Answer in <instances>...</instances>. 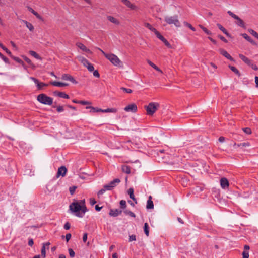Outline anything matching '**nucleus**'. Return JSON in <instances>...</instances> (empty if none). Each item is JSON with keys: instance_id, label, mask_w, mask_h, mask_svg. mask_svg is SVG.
I'll use <instances>...</instances> for the list:
<instances>
[{"instance_id": "473e14b6", "label": "nucleus", "mask_w": 258, "mask_h": 258, "mask_svg": "<svg viewBox=\"0 0 258 258\" xmlns=\"http://www.w3.org/2000/svg\"><path fill=\"white\" fill-rule=\"evenodd\" d=\"M199 27L203 30V31L207 35H212V32L208 30L206 27L202 25H199Z\"/></svg>"}, {"instance_id": "cd10ccee", "label": "nucleus", "mask_w": 258, "mask_h": 258, "mask_svg": "<svg viewBox=\"0 0 258 258\" xmlns=\"http://www.w3.org/2000/svg\"><path fill=\"white\" fill-rule=\"evenodd\" d=\"M117 110L115 108H107L106 109H103L102 112L103 113H116L117 112Z\"/></svg>"}, {"instance_id": "c85d7f7f", "label": "nucleus", "mask_w": 258, "mask_h": 258, "mask_svg": "<svg viewBox=\"0 0 258 258\" xmlns=\"http://www.w3.org/2000/svg\"><path fill=\"white\" fill-rule=\"evenodd\" d=\"M29 54L37 59H41V57L35 51L33 50L29 51Z\"/></svg>"}, {"instance_id": "7c9ffc66", "label": "nucleus", "mask_w": 258, "mask_h": 258, "mask_svg": "<svg viewBox=\"0 0 258 258\" xmlns=\"http://www.w3.org/2000/svg\"><path fill=\"white\" fill-rule=\"evenodd\" d=\"M0 47L10 56H11V52L7 49L1 42H0Z\"/></svg>"}, {"instance_id": "1a4fd4ad", "label": "nucleus", "mask_w": 258, "mask_h": 258, "mask_svg": "<svg viewBox=\"0 0 258 258\" xmlns=\"http://www.w3.org/2000/svg\"><path fill=\"white\" fill-rule=\"evenodd\" d=\"M156 37L162 41L164 44L169 48H171L172 46L169 42L159 32L157 31L155 34Z\"/></svg>"}, {"instance_id": "69168bd1", "label": "nucleus", "mask_w": 258, "mask_h": 258, "mask_svg": "<svg viewBox=\"0 0 258 258\" xmlns=\"http://www.w3.org/2000/svg\"><path fill=\"white\" fill-rule=\"evenodd\" d=\"M90 203L91 205H93L96 203V201L94 198H91L90 199Z\"/></svg>"}, {"instance_id": "bf43d9fd", "label": "nucleus", "mask_w": 258, "mask_h": 258, "mask_svg": "<svg viewBox=\"0 0 258 258\" xmlns=\"http://www.w3.org/2000/svg\"><path fill=\"white\" fill-rule=\"evenodd\" d=\"M70 228V224L69 222H66L64 225V229L69 230Z\"/></svg>"}, {"instance_id": "dca6fc26", "label": "nucleus", "mask_w": 258, "mask_h": 258, "mask_svg": "<svg viewBox=\"0 0 258 258\" xmlns=\"http://www.w3.org/2000/svg\"><path fill=\"white\" fill-rule=\"evenodd\" d=\"M120 1L124 5L128 7L131 10H136L137 9V7L135 5L132 4L128 0Z\"/></svg>"}, {"instance_id": "f3484780", "label": "nucleus", "mask_w": 258, "mask_h": 258, "mask_svg": "<svg viewBox=\"0 0 258 258\" xmlns=\"http://www.w3.org/2000/svg\"><path fill=\"white\" fill-rule=\"evenodd\" d=\"M51 84L56 87H64L69 86V84L63 82H51Z\"/></svg>"}, {"instance_id": "20e7f679", "label": "nucleus", "mask_w": 258, "mask_h": 258, "mask_svg": "<svg viewBox=\"0 0 258 258\" xmlns=\"http://www.w3.org/2000/svg\"><path fill=\"white\" fill-rule=\"evenodd\" d=\"M165 21L168 24H174L177 27H180L181 24L178 20V16H166L164 18Z\"/></svg>"}, {"instance_id": "603ef678", "label": "nucleus", "mask_w": 258, "mask_h": 258, "mask_svg": "<svg viewBox=\"0 0 258 258\" xmlns=\"http://www.w3.org/2000/svg\"><path fill=\"white\" fill-rule=\"evenodd\" d=\"M218 37L221 40H222V41L224 42L225 43H227L228 42V41L226 39H225V38L222 35H218Z\"/></svg>"}, {"instance_id": "4be33fe9", "label": "nucleus", "mask_w": 258, "mask_h": 258, "mask_svg": "<svg viewBox=\"0 0 258 258\" xmlns=\"http://www.w3.org/2000/svg\"><path fill=\"white\" fill-rule=\"evenodd\" d=\"M22 22L25 24L26 26L29 29V30L32 32L34 31V28L33 25L26 20H22Z\"/></svg>"}, {"instance_id": "b1692460", "label": "nucleus", "mask_w": 258, "mask_h": 258, "mask_svg": "<svg viewBox=\"0 0 258 258\" xmlns=\"http://www.w3.org/2000/svg\"><path fill=\"white\" fill-rule=\"evenodd\" d=\"M86 108L87 109L90 108L91 109L90 110L91 112H102V111H103V109H100V108H99L97 107L95 108V107H93L92 106H87V107H86Z\"/></svg>"}, {"instance_id": "c9c22d12", "label": "nucleus", "mask_w": 258, "mask_h": 258, "mask_svg": "<svg viewBox=\"0 0 258 258\" xmlns=\"http://www.w3.org/2000/svg\"><path fill=\"white\" fill-rule=\"evenodd\" d=\"M148 63L150 66H151L152 68H153L156 71H159V72H161V70L156 65H155L154 63H153L152 61L149 60Z\"/></svg>"}, {"instance_id": "f03ea898", "label": "nucleus", "mask_w": 258, "mask_h": 258, "mask_svg": "<svg viewBox=\"0 0 258 258\" xmlns=\"http://www.w3.org/2000/svg\"><path fill=\"white\" fill-rule=\"evenodd\" d=\"M37 100L41 104L51 105L53 103V98L45 94H40L37 96Z\"/></svg>"}, {"instance_id": "052dcab7", "label": "nucleus", "mask_w": 258, "mask_h": 258, "mask_svg": "<svg viewBox=\"0 0 258 258\" xmlns=\"http://www.w3.org/2000/svg\"><path fill=\"white\" fill-rule=\"evenodd\" d=\"M88 234L87 233H85L83 234V241L84 242H86L87 240Z\"/></svg>"}, {"instance_id": "ea45409f", "label": "nucleus", "mask_w": 258, "mask_h": 258, "mask_svg": "<svg viewBox=\"0 0 258 258\" xmlns=\"http://www.w3.org/2000/svg\"><path fill=\"white\" fill-rule=\"evenodd\" d=\"M184 24L185 26L188 27L189 29H190L193 31H196V29L190 24L188 23V22L184 21Z\"/></svg>"}, {"instance_id": "49530a36", "label": "nucleus", "mask_w": 258, "mask_h": 258, "mask_svg": "<svg viewBox=\"0 0 258 258\" xmlns=\"http://www.w3.org/2000/svg\"><path fill=\"white\" fill-rule=\"evenodd\" d=\"M69 253L71 257H74L75 256V253L74 250L72 248H69L68 249Z\"/></svg>"}, {"instance_id": "0eeeda50", "label": "nucleus", "mask_w": 258, "mask_h": 258, "mask_svg": "<svg viewBox=\"0 0 258 258\" xmlns=\"http://www.w3.org/2000/svg\"><path fill=\"white\" fill-rule=\"evenodd\" d=\"M50 74L52 76H54L57 79H61L63 81H75L74 78L71 75L68 74H64L62 75L61 78L58 77L57 76L54 75L53 72H51Z\"/></svg>"}, {"instance_id": "864d4df0", "label": "nucleus", "mask_w": 258, "mask_h": 258, "mask_svg": "<svg viewBox=\"0 0 258 258\" xmlns=\"http://www.w3.org/2000/svg\"><path fill=\"white\" fill-rule=\"evenodd\" d=\"M242 258H249V253L248 251H244L242 252Z\"/></svg>"}, {"instance_id": "423d86ee", "label": "nucleus", "mask_w": 258, "mask_h": 258, "mask_svg": "<svg viewBox=\"0 0 258 258\" xmlns=\"http://www.w3.org/2000/svg\"><path fill=\"white\" fill-rule=\"evenodd\" d=\"M120 182V180L118 178H116L110 182L108 184L105 185V189L111 190L115 187L117 186Z\"/></svg>"}, {"instance_id": "2eb2a0df", "label": "nucleus", "mask_w": 258, "mask_h": 258, "mask_svg": "<svg viewBox=\"0 0 258 258\" xmlns=\"http://www.w3.org/2000/svg\"><path fill=\"white\" fill-rule=\"evenodd\" d=\"M76 45L83 51L89 54L92 53L91 51L88 48H87L83 44L81 43H77L76 44Z\"/></svg>"}, {"instance_id": "6e6d98bb", "label": "nucleus", "mask_w": 258, "mask_h": 258, "mask_svg": "<svg viewBox=\"0 0 258 258\" xmlns=\"http://www.w3.org/2000/svg\"><path fill=\"white\" fill-rule=\"evenodd\" d=\"M107 190V189H105V185L103 186V188L101 189V190H100L98 192V195L99 196V195H103L105 191Z\"/></svg>"}, {"instance_id": "6ab92c4d", "label": "nucleus", "mask_w": 258, "mask_h": 258, "mask_svg": "<svg viewBox=\"0 0 258 258\" xmlns=\"http://www.w3.org/2000/svg\"><path fill=\"white\" fill-rule=\"evenodd\" d=\"M239 58L248 66H251L252 61L242 54H239Z\"/></svg>"}, {"instance_id": "f257e3e1", "label": "nucleus", "mask_w": 258, "mask_h": 258, "mask_svg": "<svg viewBox=\"0 0 258 258\" xmlns=\"http://www.w3.org/2000/svg\"><path fill=\"white\" fill-rule=\"evenodd\" d=\"M72 212L79 217H82L87 211L85 205V200H81L79 202H73L69 206Z\"/></svg>"}, {"instance_id": "f704fd0d", "label": "nucleus", "mask_w": 258, "mask_h": 258, "mask_svg": "<svg viewBox=\"0 0 258 258\" xmlns=\"http://www.w3.org/2000/svg\"><path fill=\"white\" fill-rule=\"evenodd\" d=\"M229 68L231 69V71H232L235 74H236L238 76H240V73L236 68H235L234 66H230V65L229 66Z\"/></svg>"}, {"instance_id": "79ce46f5", "label": "nucleus", "mask_w": 258, "mask_h": 258, "mask_svg": "<svg viewBox=\"0 0 258 258\" xmlns=\"http://www.w3.org/2000/svg\"><path fill=\"white\" fill-rule=\"evenodd\" d=\"M86 67L87 68L88 70L90 71V72H92L94 71V68L93 67V65L92 64H91L90 62H89L88 63V64H87V66H86Z\"/></svg>"}, {"instance_id": "c03bdc74", "label": "nucleus", "mask_w": 258, "mask_h": 258, "mask_svg": "<svg viewBox=\"0 0 258 258\" xmlns=\"http://www.w3.org/2000/svg\"><path fill=\"white\" fill-rule=\"evenodd\" d=\"M128 194L130 196V198H133L135 197L134 194V189L133 188H130L128 190Z\"/></svg>"}, {"instance_id": "a211bd4d", "label": "nucleus", "mask_w": 258, "mask_h": 258, "mask_svg": "<svg viewBox=\"0 0 258 258\" xmlns=\"http://www.w3.org/2000/svg\"><path fill=\"white\" fill-rule=\"evenodd\" d=\"M121 213L122 211L118 209H110L109 214L110 216L116 217Z\"/></svg>"}, {"instance_id": "5fc2aeb1", "label": "nucleus", "mask_w": 258, "mask_h": 258, "mask_svg": "<svg viewBox=\"0 0 258 258\" xmlns=\"http://www.w3.org/2000/svg\"><path fill=\"white\" fill-rule=\"evenodd\" d=\"M76 189V186H72V187H70L69 190H70V192L71 195H72L74 194Z\"/></svg>"}, {"instance_id": "f8f14e48", "label": "nucleus", "mask_w": 258, "mask_h": 258, "mask_svg": "<svg viewBox=\"0 0 258 258\" xmlns=\"http://www.w3.org/2000/svg\"><path fill=\"white\" fill-rule=\"evenodd\" d=\"M220 185L222 188L227 189L229 186V182L227 178L223 177L220 179Z\"/></svg>"}, {"instance_id": "5701e85b", "label": "nucleus", "mask_w": 258, "mask_h": 258, "mask_svg": "<svg viewBox=\"0 0 258 258\" xmlns=\"http://www.w3.org/2000/svg\"><path fill=\"white\" fill-rule=\"evenodd\" d=\"M107 19L110 21L111 22H112V23L113 24H115L116 25H119V21H118L116 18H115L114 17H112V16H107Z\"/></svg>"}, {"instance_id": "bb28decb", "label": "nucleus", "mask_w": 258, "mask_h": 258, "mask_svg": "<svg viewBox=\"0 0 258 258\" xmlns=\"http://www.w3.org/2000/svg\"><path fill=\"white\" fill-rule=\"evenodd\" d=\"M122 171L123 172L126 174H130L131 172L130 167L126 165H124L122 166Z\"/></svg>"}, {"instance_id": "e433bc0d", "label": "nucleus", "mask_w": 258, "mask_h": 258, "mask_svg": "<svg viewBox=\"0 0 258 258\" xmlns=\"http://www.w3.org/2000/svg\"><path fill=\"white\" fill-rule=\"evenodd\" d=\"M57 95L61 98H66V99H69V96L68 95L66 94V93L63 92H58L57 94Z\"/></svg>"}, {"instance_id": "13d9d810", "label": "nucleus", "mask_w": 258, "mask_h": 258, "mask_svg": "<svg viewBox=\"0 0 258 258\" xmlns=\"http://www.w3.org/2000/svg\"><path fill=\"white\" fill-rule=\"evenodd\" d=\"M23 58L24 59V60L29 64H32V62L31 61V60L27 57L25 56H23Z\"/></svg>"}, {"instance_id": "aec40b11", "label": "nucleus", "mask_w": 258, "mask_h": 258, "mask_svg": "<svg viewBox=\"0 0 258 258\" xmlns=\"http://www.w3.org/2000/svg\"><path fill=\"white\" fill-rule=\"evenodd\" d=\"M235 19L236 20V21L235 23L238 26H239L243 28H245V23L243 22V21L240 17L237 16V19Z\"/></svg>"}, {"instance_id": "ddd939ff", "label": "nucleus", "mask_w": 258, "mask_h": 258, "mask_svg": "<svg viewBox=\"0 0 258 258\" xmlns=\"http://www.w3.org/2000/svg\"><path fill=\"white\" fill-rule=\"evenodd\" d=\"M50 244V243L49 242H46L43 244L41 250V256L43 258H45L46 257V249H49Z\"/></svg>"}, {"instance_id": "37998d69", "label": "nucleus", "mask_w": 258, "mask_h": 258, "mask_svg": "<svg viewBox=\"0 0 258 258\" xmlns=\"http://www.w3.org/2000/svg\"><path fill=\"white\" fill-rule=\"evenodd\" d=\"M217 27H218V28L221 31H222V32L223 33H224L227 30L224 27H223L219 23H217Z\"/></svg>"}, {"instance_id": "393cba45", "label": "nucleus", "mask_w": 258, "mask_h": 258, "mask_svg": "<svg viewBox=\"0 0 258 258\" xmlns=\"http://www.w3.org/2000/svg\"><path fill=\"white\" fill-rule=\"evenodd\" d=\"M145 26L150 30L152 32H154L155 34L158 31L155 28H154L149 23H145Z\"/></svg>"}, {"instance_id": "2f4dec72", "label": "nucleus", "mask_w": 258, "mask_h": 258, "mask_svg": "<svg viewBox=\"0 0 258 258\" xmlns=\"http://www.w3.org/2000/svg\"><path fill=\"white\" fill-rule=\"evenodd\" d=\"M234 146H236L239 147H241L242 148H245L246 147H249L250 146V144L248 142H244V143H240L239 144H235Z\"/></svg>"}, {"instance_id": "72a5a7b5", "label": "nucleus", "mask_w": 258, "mask_h": 258, "mask_svg": "<svg viewBox=\"0 0 258 258\" xmlns=\"http://www.w3.org/2000/svg\"><path fill=\"white\" fill-rule=\"evenodd\" d=\"M10 57L19 63L21 64L22 65L24 64V62L20 58L13 56L12 54H11V56Z\"/></svg>"}, {"instance_id": "8fccbe9b", "label": "nucleus", "mask_w": 258, "mask_h": 258, "mask_svg": "<svg viewBox=\"0 0 258 258\" xmlns=\"http://www.w3.org/2000/svg\"><path fill=\"white\" fill-rule=\"evenodd\" d=\"M120 89L126 93H131L132 92V90L131 89L125 88L124 87H121Z\"/></svg>"}, {"instance_id": "4d7b16f0", "label": "nucleus", "mask_w": 258, "mask_h": 258, "mask_svg": "<svg viewBox=\"0 0 258 258\" xmlns=\"http://www.w3.org/2000/svg\"><path fill=\"white\" fill-rule=\"evenodd\" d=\"M136 240V236L135 235H132L129 236V241L131 242Z\"/></svg>"}, {"instance_id": "3c124183", "label": "nucleus", "mask_w": 258, "mask_h": 258, "mask_svg": "<svg viewBox=\"0 0 258 258\" xmlns=\"http://www.w3.org/2000/svg\"><path fill=\"white\" fill-rule=\"evenodd\" d=\"M243 130L244 132V133H246V134H248L249 135V134H250L251 133V130L249 127L244 128H243Z\"/></svg>"}, {"instance_id": "6e6552de", "label": "nucleus", "mask_w": 258, "mask_h": 258, "mask_svg": "<svg viewBox=\"0 0 258 258\" xmlns=\"http://www.w3.org/2000/svg\"><path fill=\"white\" fill-rule=\"evenodd\" d=\"M138 109L137 106L135 103H132L126 106L124 108V110L127 112L135 113L137 112Z\"/></svg>"}, {"instance_id": "e2e57ef3", "label": "nucleus", "mask_w": 258, "mask_h": 258, "mask_svg": "<svg viewBox=\"0 0 258 258\" xmlns=\"http://www.w3.org/2000/svg\"><path fill=\"white\" fill-rule=\"evenodd\" d=\"M28 10L32 13L33 15L36 12L35 11H34L31 7L28 6L27 7Z\"/></svg>"}, {"instance_id": "58836bf2", "label": "nucleus", "mask_w": 258, "mask_h": 258, "mask_svg": "<svg viewBox=\"0 0 258 258\" xmlns=\"http://www.w3.org/2000/svg\"><path fill=\"white\" fill-rule=\"evenodd\" d=\"M0 57L6 62V63L9 64V59L5 56L2 53L0 52Z\"/></svg>"}, {"instance_id": "a18cd8bd", "label": "nucleus", "mask_w": 258, "mask_h": 258, "mask_svg": "<svg viewBox=\"0 0 258 258\" xmlns=\"http://www.w3.org/2000/svg\"><path fill=\"white\" fill-rule=\"evenodd\" d=\"M241 36H242L244 39H245L247 41H249L250 39L251 38L246 33L241 34Z\"/></svg>"}, {"instance_id": "4468645a", "label": "nucleus", "mask_w": 258, "mask_h": 258, "mask_svg": "<svg viewBox=\"0 0 258 258\" xmlns=\"http://www.w3.org/2000/svg\"><path fill=\"white\" fill-rule=\"evenodd\" d=\"M220 53L221 55L225 57L231 61H234V59L230 56V55L224 49H220L219 50Z\"/></svg>"}, {"instance_id": "0e129e2a", "label": "nucleus", "mask_w": 258, "mask_h": 258, "mask_svg": "<svg viewBox=\"0 0 258 258\" xmlns=\"http://www.w3.org/2000/svg\"><path fill=\"white\" fill-rule=\"evenodd\" d=\"M78 103L82 104V105H87V104H90V102H89L88 101H79V102H78Z\"/></svg>"}, {"instance_id": "774afa93", "label": "nucleus", "mask_w": 258, "mask_h": 258, "mask_svg": "<svg viewBox=\"0 0 258 258\" xmlns=\"http://www.w3.org/2000/svg\"><path fill=\"white\" fill-rule=\"evenodd\" d=\"M71 238V234L70 233H68L66 234V240L67 242L70 240Z\"/></svg>"}, {"instance_id": "338daca9", "label": "nucleus", "mask_w": 258, "mask_h": 258, "mask_svg": "<svg viewBox=\"0 0 258 258\" xmlns=\"http://www.w3.org/2000/svg\"><path fill=\"white\" fill-rule=\"evenodd\" d=\"M93 75L96 77H99L100 75L97 70H95L93 72Z\"/></svg>"}, {"instance_id": "9d476101", "label": "nucleus", "mask_w": 258, "mask_h": 258, "mask_svg": "<svg viewBox=\"0 0 258 258\" xmlns=\"http://www.w3.org/2000/svg\"><path fill=\"white\" fill-rule=\"evenodd\" d=\"M35 83L37 89L39 90H44L49 85V83H45L43 82H35Z\"/></svg>"}, {"instance_id": "de8ad7c7", "label": "nucleus", "mask_w": 258, "mask_h": 258, "mask_svg": "<svg viewBox=\"0 0 258 258\" xmlns=\"http://www.w3.org/2000/svg\"><path fill=\"white\" fill-rule=\"evenodd\" d=\"M120 205L121 208L124 209L126 207V201L124 200H121L120 201Z\"/></svg>"}, {"instance_id": "c756f323", "label": "nucleus", "mask_w": 258, "mask_h": 258, "mask_svg": "<svg viewBox=\"0 0 258 258\" xmlns=\"http://www.w3.org/2000/svg\"><path fill=\"white\" fill-rule=\"evenodd\" d=\"M144 231L147 236L149 234V227L147 223H145L144 226Z\"/></svg>"}, {"instance_id": "a878e982", "label": "nucleus", "mask_w": 258, "mask_h": 258, "mask_svg": "<svg viewBox=\"0 0 258 258\" xmlns=\"http://www.w3.org/2000/svg\"><path fill=\"white\" fill-rule=\"evenodd\" d=\"M78 59L85 67L87 66V64H88V63H89V61L87 59H86L85 58H84L82 56L79 57Z\"/></svg>"}, {"instance_id": "39448f33", "label": "nucleus", "mask_w": 258, "mask_h": 258, "mask_svg": "<svg viewBox=\"0 0 258 258\" xmlns=\"http://www.w3.org/2000/svg\"><path fill=\"white\" fill-rule=\"evenodd\" d=\"M105 57L114 66H119L121 63L118 57L114 54H106Z\"/></svg>"}, {"instance_id": "4c0bfd02", "label": "nucleus", "mask_w": 258, "mask_h": 258, "mask_svg": "<svg viewBox=\"0 0 258 258\" xmlns=\"http://www.w3.org/2000/svg\"><path fill=\"white\" fill-rule=\"evenodd\" d=\"M124 213L126 215H128L129 216H130L131 217H136V215L135 214L132 212V211H129L128 210H125L123 211Z\"/></svg>"}, {"instance_id": "412c9836", "label": "nucleus", "mask_w": 258, "mask_h": 258, "mask_svg": "<svg viewBox=\"0 0 258 258\" xmlns=\"http://www.w3.org/2000/svg\"><path fill=\"white\" fill-rule=\"evenodd\" d=\"M153 208L154 204L153 201H152V197L150 196L147 202L146 208L148 209H153Z\"/></svg>"}, {"instance_id": "7ed1b4c3", "label": "nucleus", "mask_w": 258, "mask_h": 258, "mask_svg": "<svg viewBox=\"0 0 258 258\" xmlns=\"http://www.w3.org/2000/svg\"><path fill=\"white\" fill-rule=\"evenodd\" d=\"M159 107V103L157 102H151L145 106L147 114L152 116L156 111Z\"/></svg>"}, {"instance_id": "680f3d73", "label": "nucleus", "mask_w": 258, "mask_h": 258, "mask_svg": "<svg viewBox=\"0 0 258 258\" xmlns=\"http://www.w3.org/2000/svg\"><path fill=\"white\" fill-rule=\"evenodd\" d=\"M63 110H64V109H63V106H58L57 107V111L58 112H62V111H63Z\"/></svg>"}, {"instance_id": "09e8293b", "label": "nucleus", "mask_w": 258, "mask_h": 258, "mask_svg": "<svg viewBox=\"0 0 258 258\" xmlns=\"http://www.w3.org/2000/svg\"><path fill=\"white\" fill-rule=\"evenodd\" d=\"M227 13L229 14V15H230L231 17H232L233 18H234V19H237V16L236 15H235V14H234L233 12H232L231 11H228L227 12Z\"/></svg>"}, {"instance_id": "a19ab883", "label": "nucleus", "mask_w": 258, "mask_h": 258, "mask_svg": "<svg viewBox=\"0 0 258 258\" xmlns=\"http://www.w3.org/2000/svg\"><path fill=\"white\" fill-rule=\"evenodd\" d=\"M248 31L254 37H256L258 35V33L252 29H249Z\"/></svg>"}, {"instance_id": "9b49d317", "label": "nucleus", "mask_w": 258, "mask_h": 258, "mask_svg": "<svg viewBox=\"0 0 258 258\" xmlns=\"http://www.w3.org/2000/svg\"><path fill=\"white\" fill-rule=\"evenodd\" d=\"M67 171V170L65 166H62L60 167L58 169V171L56 174V177L58 178L60 176L64 177L66 174Z\"/></svg>"}]
</instances>
